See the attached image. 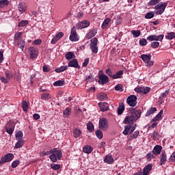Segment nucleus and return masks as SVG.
I'll return each instance as SVG.
<instances>
[{
	"label": "nucleus",
	"mask_w": 175,
	"mask_h": 175,
	"mask_svg": "<svg viewBox=\"0 0 175 175\" xmlns=\"http://www.w3.org/2000/svg\"><path fill=\"white\" fill-rule=\"evenodd\" d=\"M70 114H72V109H70V107H68L63 111V116L64 118H68V117H70Z\"/></svg>",
	"instance_id": "b1692460"
},
{
	"label": "nucleus",
	"mask_w": 175,
	"mask_h": 175,
	"mask_svg": "<svg viewBox=\"0 0 175 175\" xmlns=\"http://www.w3.org/2000/svg\"><path fill=\"white\" fill-rule=\"evenodd\" d=\"M19 46L21 49V50H24V47H25V41L22 40V42L19 44Z\"/></svg>",
	"instance_id": "69168bd1"
},
{
	"label": "nucleus",
	"mask_w": 175,
	"mask_h": 175,
	"mask_svg": "<svg viewBox=\"0 0 175 175\" xmlns=\"http://www.w3.org/2000/svg\"><path fill=\"white\" fill-rule=\"evenodd\" d=\"M20 164V161L18 160H16L12 162V167L14 168L16 166H18V165Z\"/></svg>",
	"instance_id": "6e6d98bb"
},
{
	"label": "nucleus",
	"mask_w": 175,
	"mask_h": 175,
	"mask_svg": "<svg viewBox=\"0 0 175 175\" xmlns=\"http://www.w3.org/2000/svg\"><path fill=\"white\" fill-rule=\"evenodd\" d=\"M152 169V164H148V165H146L144 167L142 174L143 175H148V173H150V172H151Z\"/></svg>",
	"instance_id": "dca6fc26"
},
{
	"label": "nucleus",
	"mask_w": 175,
	"mask_h": 175,
	"mask_svg": "<svg viewBox=\"0 0 175 175\" xmlns=\"http://www.w3.org/2000/svg\"><path fill=\"white\" fill-rule=\"evenodd\" d=\"M76 27L77 29H83V28H87V27H88V22L87 21L79 22Z\"/></svg>",
	"instance_id": "2eb2a0df"
},
{
	"label": "nucleus",
	"mask_w": 175,
	"mask_h": 175,
	"mask_svg": "<svg viewBox=\"0 0 175 175\" xmlns=\"http://www.w3.org/2000/svg\"><path fill=\"white\" fill-rule=\"evenodd\" d=\"M29 54L30 55L31 59L36 58V57H38V49L33 46L30 47L29 49Z\"/></svg>",
	"instance_id": "f8f14e48"
},
{
	"label": "nucleus",
	"mask_w": 175,
	"mask_h": 175,
	"mask_svg": "<svg viewBox=\"0 0 175 175\" xmlns=\"http://www.w3.org/2000/svg\"><path fill=\"white\" fill-rule=\"evenodd\" d=\"M14 158V154L12 153H8L7 154L5 155L4 157L1 158V162L2 163H5L6 162H10Z\"/></svg>",
	"instance_id": "ddd939ff"
},
{
	"label": "nucleus",
	"mask_w": 175,
	"mask_h": 175,
	"mask_svg": "<svg viewBox=\"0 0 175 175\" xmlns=\"http://www.w3.org/2000/svg\"><path fill=\"white\" fill-rule=\"evenodd\" d=\"M28 25V21H22L21 22L19 23L18 27H25V25Z\"/></svg>",
	"instance_id": "3c124183"
},
{
	"label": "nucleus",
	"mask_w": 175,
	"mask_h": 175,
	"mask_svg": "<svg viewBox=\"0 0 175 175\" xmlns=\"http://www.w3.org/2000/svg\"><path fill=\"white\" fill-rule=\"evenodd\" d=\"M100 99L101 100H106V99H107V94L105 93H101L100 95Z\"/></svg>",
	"instance_id": "603ef678"
},
{
	"label": "nucleus",
	"mask_w": 175,
	"mask_h": 175,
	"mask_svg": "<svg viewBox=\"0 0 175 175\" xmlns=\"http://www.w3.org/2000/svg\"><path fill=\"white\" fill-rule=\"evenodd\" d=\"M124 110H125V105H124V104H122L118 108V114L119 116H121V114H122Z\"/></svg>",
	"instance_id": "473e14b6"
},
{
	"label": "nucleus",
	"mask_w": 175,
	"mask_h": 175,
	"mask_svg": "<svg viewBox=\"0 0 175 175\" xmlns=\"http://www.w3.org/2000/svg\"><path fill=\"white\" fill-rule=\"evenodd\" d=\"M90 47L93 54H98V38L94 37L90 40Z\"/></svg>",
	"instance_id": "7ed1b4c3"
},
{
	"label": "nucleus",
	"mask_w": 175,
	"mask_h": 175,
	"mask_svg": "<svg viewBox=\"0 0 175 175\" xmlns=\"http://www.w3.org/2000/svg\"><path fill=\"white\" fill-rule=\"evenodd\" d=\"M5 75L6 79H8V81L9 80H10V79H12L13 77V72L10 71H5Z\"/></svg>",
	"instance_id": "58836bf2"
},
{
	"label": "nucleus",
	"mask_w": 175,
	"mask_h": 175,
	"mask_svg": "<svg viewBox=\"0 0 175 175\" xmlns=\"http://www.w3.org/2000/svg\"><path fill=\"white\" fill-rule=\"evenodd\" d=\"M135 92L137 94H148L150 91H151V89L148 87H137L135 88Z\"/></svg>",
	"instance_id": "1a4fd4ad"
},
{
	"label": "nucleus",
	"mask_w": 175,
	"mask_h": 175,
	"mask_svg": "<svg viewBox=\"0 0 175 175\" xmlns=\"http://www.w3.org/2000/svg\"><path fill=\"white\" fill-rule=\"evenodd\" d=\"M151 46L153 49H157V47H159V43L158 42H153L151 43Z\"/></svg>",
	"instance_id": "4d7b16f0"
},
{
	"label": "nucleus",
	"mask_w": 175,
	"mask_h": 175,
	"mask_svg": "<svg viewBox=\"0 0 175 175\" xmlns=\"http://www.w3.org/2000/svg\"><path fill=\"white\" fill-rule=\"evenodd\" d=\"M81 135V131L77 129H74L73 131V135L74 137H79Z\"/></svg>",
	"instance_id": "a19ab883"
},
{
	"label": "nucleus",
	"mask_w": 175,
	"mask_h": 175,
	"mask_svg": "<svg viewBox=\"0 0 175 175\" xmlns=\"http://www.w3.org/2000/svg\"><path fill=\"white\" fill-rule=\"evenodd\" d=\"M18 9L21 13H25L27 12V5L24 3H21L18 5Z\"/></svg>",
	"instance_id": "aec40b11"
},
{
	"label": "nucleus",
	"mask_w": 175,
	"mask_h": 175,
	"mask_svg": "<svg viewBox=\"0 0 175 175\" xmlns=\"http://www.w3.org/2000/svg\"><path fill=\"white\" fill-rule=\"evenodd\" d=\"M159 2H161V0H150L148 2V5L149 6H155V5H157Z\"/></svg>",
	"instance_id": "ea45409f"
},
{
	"label": "nucleus",
	"mask_w": 175,
	"mask_h": 175,
	"mask_svg": "<svg viewBox=\"0 0 175 175\" xmlns=\"http://www.w3.org/2000/svg\"><path fill=\"white\" fill-rule=\"evenodd\" d=\"M96 135L98 139H102L103 137V133L100 130H97L96 131Z\"/></svg>",
	"instance_id": "49530a36"
},
{
	"label": "nucleus",
	"mask_w": 175,
	"mask_h": 175,
	"mask_svg": "<svg viewBox=\"0 0 175 175\" xmlns=\"http://www.w3.org/2000/svg\"><path fill=\"white\" fill-rule=\"evenodd\" d=\"M104 162L108 163V165H111L114 163V159H113V157L107 155L104 158Z\"/></svg>",
	"instance_id": "5701e85b"
},
{
	"label": "nucleus",
	"mask_w": 175,
	"mask_h": 175,
	"mask_svg": "<svg viewBox=\"0 0 175 175\" xmlns=\"http://www.w3.org/2000/svg\"><path fill=\"white\" fill-rule=\"evenodd\" d=\"M126 102L131 107H135L137 105V97L135 95H131L127 98Z\"/></svg>",
	"instance_id": "0eeeda50"
},
{
	"label": "nucleus",
	"mask_w": 175,
	"mask_h": 175,
	"mask_svg": "<svg viewBox=\"0 0 175 175\" xmlns=\"http://www.w3.org/2000/svg\"><path fill=\"white\" fill-rule=\"evenodd\" d=\"M162 114H163V109H161L159 113L156 116L159 120H162Z\"/></svg>",
	"instance_id": "052dcab7"
},
{
	"label": "nucleus",
	"mask_w": 175,
	"mask_h": 175,
	"mask_svg": "<svg viewBox=\"0 0 175 175\" xmlns=\"http://www.w3.org/2000/svg\"><path fill=\"white\" fill-rule=\"evenodd\" d=\"M9 0H1L0 1V9H3V8H6L9 5Z\"/></svg>",
	"instance_id": "393cba45"
},
{
	"label": "nucleus",
	"mask_w": 175,
	"mask_h": 175,
	"mask_svg": "<svg viewBox=\"0 0 175 175\" xmlns=\"http://www.w3.org/2000/svg\"><path fill=\"white\" fill-rule=\"evenodd\" d=\"M116 91H122V85L118 84L115 86Z\"/></svg>",
	"instance_id": "bf43d9fd"
},
{
	"label": "nucleus",
	"mask_w": 175,
	"mask_h": 175,
	"mask_svg": "<svg viewBox=\"0 0 175 175\" xmlns=\"http://www.w3.org/2000/svg\"><path fill=\"white\" fill-rule=\"evenodd\" d=\"M170 90H165V92L164 93H162L161 96L162 98H165V96H167V95L169 94Z\"/></svg>",
	"instance_id": "0e129e2a"
},
{
	"label": "nucleus",
	"mask_w": 175,
	"mask_h": 175,
	"mask_svg": "<svg viewBox=\"0 0 175 175\" xmlns=\"http://www.w3.org/2000/svg\"><path fill=\"white\" fill-rule=\"evenodd\" d=\"M83 152L85 154H88V146H85L83 148Z\"/></svg>",
	"instance_id": "338daca9"
},
{
	"label": "nucleus",
	"mask_w": 175,
	"mask_h": 175,
	"mask_svg": "<svg viewBox=\"0 0 175 175\" xmlns=\"http://www.w3.org/2000/svg\"><path fill=\"white\" fill-rule=\"evenodd\" d=\"M62 158V152L61 150L54 148L51 150V154L49 156V159L53 162H57V159Z\"/></svg>",
	"instance_id": "f03ea898"
},
{
	"label": "nucleus",
	"mask_w": 175,
	"mask_h": 175,
	"mask_svg": "<svg viewBox=\"0 0 175 175\" xmlns=\"http://www.w3.org/2000/svg\"><path fill=\"white\" fill-rule=\"evenodd\" d=\"M174 161H175V152H174L170 157V162H174Z\"/></svg>",
	"instance_id": "680f3d73"
},
{
	"label": "nucleus",
	"mask_w": 175,
	"mask_h": 175,
	"mask_svg": "<svg viewBox=\"0 0 175 175\" xmlns=\"http://www.w3.org/2000/svg\"><path fill=\"white\" fill-rule=\"evenodd\" d=\"M51 169H53V170H58L61 166L58 164H52L51 165Z\"/></svg>",
	"instance_id": "5fc2aeb1"
},
{
	"label": "nucleus",
	"mask_w": 175,
	"mask_h": 175,
	"mask_svg": "<svg viewBox=\"0 0 175 175\" xmlns=\"http://www.w3.org/2000/svg\"><path fill=\"white\" fill-rule=\"evenodd\" d=\"M24 146V140L18 139V142L15 144V148H21Z\"/></svg>",
	"instance_id": "c756f323"
},
{
	"label": "nucleus",
	"mask_w": 175,
	"mask_h": 175,
	"mask_svg": "<svg viewBox=\"0 0 175 175\" xmlns=\"http://www.w3.org/2000/svg\"><path fill=\"white\" fill-rule=\"evenodd\" d=\"M43 72H49L50 70V66H44L42 68Z\"/></svg>",
	"instance_id": "e2e57ef3"
},
{
	"label": "nucleus",
	"mask_w": 175,
	"mask_h": 175,
	"mask_svg": "<svg viewBox=\"0 0 175 175\" xmlns=\"http://www.w3.org/2000/svg\"><path fill=\"white\" fill-rule=\"evenodd\" d=\"M23 136H24V134L21 131H18L15 135L16 140H23Z\"/></svg>",
	"instance_id": "f704fd0d"
},
{
	"label": "nucleus",
	"mask_w": 175,
	"mask_h": 175,
	"mask_svg": "<svg viewBox=\"0 0 175 175\" xmlns=\"http://www.w3.org/2000/svg\"><path fill=\"white\" fill-rule=\"evenodd\" d=\"M64 84H65V81H64L59 80V81H55L53 83V85L55 87H61V86L64 85Z\"/></svg>",
	"instance_id": "4c0bfd02"
},
{
	"label": "nucleus",
	"mask_w": 175,
	"mask_h": 175,
	"mask_svg": "<svg viewBox=\"0 0 175 175\" xmlns=\"http://www.w3.org/2000/svg\"><path fill=\"white\" fill-rule=\"evenodd\" d=\"M96 35V29H93L92 31H90L88 33V38L89 39H91V38H94V36Z\"/></svg>",
	"instance_id": "a18cd8bd"
},
{
	"label": "nucleus",
	"mask_w": 175,
	"mask_h": 175,
	"mask_svg": "<svg viewBox=\"0 0 175 175\" xmlns=\"http://www.w3.org/2000/svg\"><path fill=\"white\" fill-rule=\"evenodd\" d=\"M98 105L101 111H107V110H109L107 103H99Z\"/></svg>",
	"instance_id": "412c9836"
},
{
	"label": "nucleus",
	"mask_w": 175,
	"mask_h": 175,
	"mask_svg": "<svg viewBox=\"0 0 175 175\" xmlns=\"http://www.w3.org/2000/svg\"><path fill=\"white\" fill-rule=\"evenodd\" d=\"M111 22V18H105L101 25V28L103 29H107V28H109V24H110Z\"/></svg>",
	"instance_id": "a211bd4d"
},
{
	"label": "nucleus",
	"mask_w": 175,
	"mask_h": 175,
	"mask_svg": "<svg viewBox=\"0 0 175 175\" xmlns=\"http://www.w3.org/2000/svg\"><path fill=\"white\" fill-rule=\"evenodd\" d=\"M29 106L28 105V103L25 100L22 102V109L23 111H27L29 109Z\"/></svg>",
	"instance_id": "72a5a7b5"
},
{
	"label": "nucleus",
	"mask_w": 175,
	"mask_h": 175,
	"mask_svg": "<svg viewBox=\"0 0 175 175\" xmlns=\"http://www.w3.org/2000/svg\"><path fill=\"white\" fill-rule=\"evenodd\" d=\"M166 6H167V3H163V2L159 3L154 7V9L157 10L155 13L157 15L162 14L163 12H165V9H166Z\"/></svg>",
	"instance_id": "20e7f679"
},
{
	"label": "nucleus",
	"mask_w": 175,
	"mask_h": 175,
	"mask_svg": "<svg viewBox=\"0 0 175 175\" xmlns=\"http://www.w3.org/2000/svg\"><path fill=\"white\" fill-rule=\"evenodd\" d=\"M142 116V110L137 109L135 110L133 109L131 112V115L127 116L124 119L125 124H133L135 121H137V120H139V117Z\"/></svg>",
	"instance_id": "f257e3e1"
},
{
	"label": "nucleus",
	"mask_w": 175,
	"mask_h": 175,
	"mask_svg": "<svg viewBox=\"0 0 175 175\" xmlns=\"http://www.w3.org/2000/svg\"><path fill=\"white\" fill-rule=\"evenodd\" d=\"M151 55H142L140 58L144 61L145 64H146V66H148L149 68L151 66H153L154 62L151 61Z\"/></svg>",
	"instance_id": "39448f33"
},
{
	"label": "nucleus",
	"mask_w": 175,
	"mask_h": 175,
	"mask_svg": "<svg viewBox=\"0 0 175 175\" xmlns=\"http://www.w3.org/2000/svg\"><path fill=\"white\" fill-rule=\"evenodd\" d=\"M139 44L141 46H146L147 45V40L145 38H142L139 40Z\"/></svg>",
	"instance_id": "09e8293b"
},
{
	"label": "nucleus",
	"mask_w": 175,
	"mask_h": 175,
	"mask_svg": "<svg viewBox=\"0 0 175 175\" xmlns=\"http://www.w3.org/2000/svg\"><path fill=\"white\" fill-rule=\"evenodd\" d=\"M64 36V32H59L57 33L51 40V44H55V43H57V42H58V40L59 39H61V38H62Z\"/></svg>",
	"instance_id": "4468645a"
},
{
	"label": "nucleus",
	"mask_w": 175,
	"mask_h": 175,
	"mask_svg": "<svg viewBox=\"0 0 175 175\" xmlns=\"http://www.w3.org/2000/svg\"><path fill=\"white\" fill-rule=\"evenodd\" d=\"M131 131V126H124V131H123V135L126 136Z\"/></svg>",
	"instance_id": "79ce46f5"
},
{
	"label": "nucleus",
	"mask_w": 175,
	"mask_h": 175,
	"mask_svg": "<svg viewBox=\"0 0 175 175\" xmlns=\"http://www.w3.org/2000/svg\"><path fill=\"white\" fill-rule=\"evenodd\" d=\"M98 128L101 131H107L109 129V121L105 118H102L99 120Z\"/></svg>",
	"instance_id": "423d86ee"
},
{
	"label": "nucleus",
	"mask_w": 175,
	"mask_h": 175,
	"mask_svg": "<svg viewBox=\"0 0 175 175\" xmlns=\"http://www.w3.org/2000/svg\"><path fill=\"white\" fill-rule=\"evenodd\" d=\"M157 111V108L155 107H151L146 113V116L148 117V116H151V114H154Z\"/></svg>",
	"instance_id": "2f4dec72"
},
{
	"label": "nucleus",
	"mask_w": 175,
	"mask_h": 175,
	"mask_svg": "<svg viewBox=\"0 0 175 175\" xmlns=\"http://www.w3.org/2000/svg\"><path fill=\"white\" fill-rule=\"evenodd\" d=\"M70 68H80L79 66V62H77V59H74L68 62V66H67Z\"/></svg>",
	"instance_id": "f3484780"
},
{
	"label": "nucleus",
	"mask_w": 175,
	"mask_h": 175,
	"mask_svg": "<svg viewBox=\"0 0 175 175\" xmlns=\"http://www.w3.org/2000/svg\"><path fill=\"white\" fill-rule=\"evenodd\" d=\"M122 75H124V71L119 70L113 76V79H122Z\"/></svg>",
	"instance_id": "a878e982"
},
{
	"label": "nucleus",
	"mask_w": 175,
	"mask_h": 175,
	"mask_svg": "<svg viewBox=\"0 0 175 175\" xmlns=\"http://www.w3.org/2000/svg\"><path fill=\"white\" fill-rule=\"evenodd\" d=\"M105 73L107 75H108V76H109V77H112V79H113V76H114V75H113V72H111L110 70V69H107L105 71Z\"/></svg>",
	"instance_id": "13d9d810"
},
{
	"label": "nucleus",
	"mask_w": 175,
	"mask_h": 175,
	"mask_svg": "<svg viewBox=\"0 0 175 175\" xmlns=\"http://www.w3.org/2000/svg\"><path fill=\"white\" fill-rule=\"evenodd\" d=\"M166 161H167L166 153L163 152L161 153V158L160 161L161 165H165V163H166Z\"/></svg>",
	"instance_id": "bb28decb"
},
{
	"label": "nucleus",
	"mask_w": 175,
	"mask_h": 175,
	"mask_svg": "<svg viewBox=\"0 0 175 175\" xmlns=\"http://www.w3.org/2000/svg\"><path fill=\"white\" fill-rule=\"evenodd\" d=\"M164 36H163V34H161V35H159V36L151 35V36H148L147 40H149V42H152V40H156V41L160 40V41H161V40H163Z\"/></svg>",
	"instance_id": "9b49d317"
},
{
	"label": "nucleus",
	"mask_w": 175,
	"mask_h": 175,
	"mask_svg": "<svg viewBox=\"0 0 175 175\" xmlns=\"http://www.w3.org/2000/svg\"><path fill=\"white\" fill-rule=\"evenodd\" d=\"M0 80L1 83H3L4 84H8V83H9V79L7 78H5V77H1Z\"/></svg>",
	"instance_id": "864d4df0"
},
{
	"label": "nucleus",
	"mask_w": 175,
	"mask_h": 175,
	"mask_svg": "<svg viewBox=\"0 0 175 175\" xmlns=\"http://www.w3.org/2000/svg\"><path fill=\"white\" fill-rule=\"evenodd\" d=\"M40 43H42V40L40 39L36 40L33 42L34 44H40Z\"/></svg>",
	"instance_id": "774afa93"
},
{
	"label": "nucleus",
	"mask_w": 175,
	"mask_h": 175,
	"mask_svg": "<svg viewBox=\"0 0 175 175\" xmlns=\"http://www.w3.org/2000/svg\"><path fill=\"white\" fill-rule=\"evenodd\" d=\"M70 40L71 42H77L79 41V36L76 32V27H72L71 29L70 35Z\"/></svg>",
	"instance_id": "9d476101"
},
{
	"label": "nucleus",
	"mask_w": 175,
	"mask_h": 175,
	"mask_svg": "<svg viewBox=\"0 0 175 175\" xmlns=\"http://www.w3.org/2000/svg\"><path fill=\"white\" fill-rule=\"evenodd\" d=\"M109 81V77L105 74H101L98 76V83L101 85H105V84H107Z\"/></svg>",
	"instance_id": "6e6552de"
},
{
	"label": "nucleus",
	"mask_w": 175,
	"mask_h": 175,
	"mask_svg": "<svg viewBox=\"0 0 175 175\" xmlns=\"http://www.w3.org/2000/svg\"><path fill=\"white\" fill-rule=\"evenodd\" d=\"M175 38V33L174 32H170L167 33L165 36V38L168 40H172V39H174Z\"/></svg>",
	"instance_id": "7c9ffc66"
},
{
	"label": "nucleus",
	"mask_w": 175,
	"mask_h": 175,
	"mask_svg": "<svg viewBox=\"0 0 175 175\" xmlns=\"http://www.w3.org/2000/svg\"><path fill=\"white\" fill-rule=\"evenodd\" d=\"M68 68V66H62L59 68L55 69V72H56V73H61V72H65V70H66Z\"/></svg>",
	"instance_id": "c85d7f7f"
},
{
	"label": "nucleus",
	"mask_w": 175,
	"mask_h": 175,
	"mask_svg": "<svg viewBox=\"0 0 175 175\" xmlns=\"http://www.w3.org/2000/svg\"><path fill=\"white\" fill-rule=\"evenodd\" d=\"M50 98H51V96L49 93H43L41 96V99H42V100H49Z\"/></svg>",
	"instance_id": "e433bc0d"
},
{
	"label": "nucleus",
	"mask_w": 175,
	"mask_h": 175,
	"mask_svg": "<svg viewBox=\"0 0 175 175\" xmlns=\"http://www.w3.org/2000/svg\"><path fill=\"white\" fill-rule=\"evenodd\" d=\"M131 33L133 35V38H139L142 33L140 30H131Z\"/></svg>",
	"instance_id": "c9c22d12"
},
{
	"label": "nucleus",
	"mask_w": 175,
	"mask_h": 175,
	"mask_svg": "<svg viewBox=\"0 0 175 175\" xmlns=\"http://www.w3.org/2000/svg\"><path fill=\"white\" fill-rule=\"evenodd\" d=\"M139 131H135L133 135L130 136V140H133V139H137V136H139Z\"/></svg>",
	"instance_id": "c03bdc74"
},
{
	"label": "nucleus",
	"mask_w": 175,
	"mask_h": 175,
	"mask_svg": "<svg viewBox=\"0 0 175 175\" xmlns=\"http://www.w3.org/2000/svg\"><path fill=\"white\" fill-rule=\"evenodd\" d=\"M161 151L162 146L159 145H156L152 150V152L154 154V155H159V154H161Z\"/></svg>",
	"instance_id": "4be33fe9"
},
{
	"label": "nucleus",
	"mask_w": 175,
	"mask_h": 175,
	"mask_svg": "<svg viewBox=\"0 0 175 175\" xmlns=\"http://www.w3.org/2000/svg\"><path fill=\"white\" fill-rule=\"evenodd\" d=\"M94 128V124H92V122H88V131L89 132H93Z\"/></svg>",
	"instance_id": "8fccbe9b"
},
{
	"label": "nucleus",
	"mask_w": 175,
	"mask_h": 175,
	"mask_svg": "<svg viewBox=\"0 0 175 175\" xmlns=\"http://www.w3.org/2000/svg\"><path fill=\"white\" fill-rule=\"evenodd\" d=\"M154 16V12L151 11L148 12L146 15H145V18L147 19H150V18H152Z\"/></svg>",
	"instance_id": "37998d69"
},
{
	"label": "nucleus",
	"mask_w": 175,
	"mask_h": 175,
	"mask_svg": "<svg viewBox=\"0 0 175 175\" xmlns=\"http://www.w3.org/2000/svg\"><path fill=\"white\" fill-rule=\"evenodd\" d=\"M5 131L7 133L12 135L14 131V126L13 125H10V123H8L5 126Z\"/></svg>",
	"instance_id": "6ab92c4d"
},
{
	"label": "nucleus",
	"mask_w": 175,
	"mask_h": 175,
	"mask_svg": "<svg viewBox=\"0 0 175 175\" xmlns=\"http://www.w3.org/2000/svg\"><path fill=\"white\" fill-rule=\"evenodd\" d=\"M75 57V53H73L72 52H68L65 55L66 59H68V60L73 59Z\"/></svg>",
	"instance_id": "cd10ccee"
},
{
	"label": "nucleus",
	"mask_w": 175,
	"mask_h": 175,
	"mask_svg": "<svg viewBox=\"0 0 175 175\" xmlns=\"http://www.w3.org/2000/svg\"><path fill=\"white\" fill-rule=\"evenodd\" d=\"M22 36H23V33H21V32L16 33L15 36H14V40H15V42L16 40H18V39H20V38H21Z\"/></svg>",
	"instance_id": "de8ad7c7"
}]
</instances>
